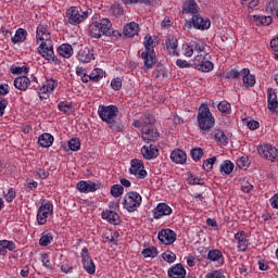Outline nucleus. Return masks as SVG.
Segmentation results:
<instances>
[{"label":"nucleus","mask_w":278,"mask_h":278,"mask_svg":"<svg viewBox=\"0 0 278 278\" xmlns=\"http://www.w3.org/2000/svg\"><path fill=\"white\" fill-rule=\"evenodd\" d=\"M37 42H40L38 47V52L48 62H54V64H60L58 58H55V52H53V41L51 40V34L47 30V27L39 25L36 31Z\"/></svg>","instance_id":"nucleus-1"},{"label":"nucleus","mask_w":278,"mask_h":278,"mask_svg":"<svg viewBox=\"0 0 278 278\" xmlns=\"http://www.w3.org/2000/svg\"><path fill=\"white\" fill-rule=\"evenodd\" d=\"M98 115L103 121V123H106L109 125L110 129L113 131H122L123 126L121 123L116 122V116H118V106L116 105H100L98 108Z\"/></svg>","instance_id":"nucleus-2"},{"label":"nucleus","mask_w":278,"mask_h":278,"mask_svg":"<svg viewBox=\"0 0 278 278\" xmlns=\"http://www.w3.org/2000/svg\"><path fill=\"white\" fill-rule=\"evenodd\" d=\"M197 123L202 134H208V131L213 129L214 125H216V118L212 115L207 104H203L199 108Z\"/></svg>","instance_id":"nucleus-3"},{"label":"nucleus","mask_w":278,"mask_h":278,"mask_svg":"<svg viewBox=\"0 0 278 278\" xmlns=\"http://www.w3.org/2000/svg\"><path fill=\"white\" fill-rule=\"evenodd\" d=\"M89 34L91 38H101L102 36H116V30L112 28V22L108 18H103L100 22H93L89 26Z\"/></svg>","instance_id":"nucleus-4"},{"label":"nucleus","mask_w":278,"mask_h":278,"mask_svg":"<svg viewBox=\"0 0 278 278\" xmlns=\"http://www.w3.org/2000/svg\"><path fill=\"white\" fill-rule=\"evenodd\" d=\"M90 10H84L79 7H71L66 11V18L68 20L70 25H79L84 23L88 16H90Z\"/></svg>","instance_id":"nucleus-5"},{"label":"nucleus","mask_w":278,"mask_h":278,"mask_svg":"<svg viewBox=\"0 0 278 278\" xmlns=\"http://www.w3.org/2000/svg\"><path fill=\"white\" fill-rule=\"evenodd\" d=\"M123 205L127 212H136L142 205V195L136 191H130L124 195Z\"/></svg>","instance_id":"nucleus-6"},{"label":"nucleus","mask_w":278,"mask_h":278,"mask_svg":"<svg viewBox=\"0 0 278 278\" xmlns=\"http://www.w3.org/2000/svg\"><path fill=\"white\" fill-rule=\"evenodd\" d=\"M53 214V204L47 200H41V205L37 212V223L38 225H46L47 218Z\"/></svg>","instance_id":"nucleus-7"},{"label":"nucleus","mask_w":278,"mask_h":278,"mask_svg":"<svg viewBox=\"0 0 278 278\" xmlns=\"http://www.w3.org/2000/svg\"><path fill=\"white\" fill-rule=\"evenodd\" d=\"M258 155L264 160H269V162H278V150L271 144L264 143L257 148Z\"/></svg>","instance_id":"nucleus-8"},{"label":"nucleus","mask_w":278,"mask_h":278,"mask_svg":"<svg viewBox=\"0 0 278 278\" xmlns=\"http://www.w3.org/2000/svg\"><path fill=\"white\" fill-rule=\"evenodd\" d=\"M212 25V22L207 18L202 17L199 13L197 15H193L191 21L186 22L185 27H188L190 29L192 26L194 29L205 30L210 29Z\"/></svg>","instance_id":"nucleus-9"},{"label":"nucleus","mask_w":278,"mask_h":278,"mask_svg":"<svg viewBox=\"0 0 278 278\" xmlns=\"http://www.w3.org/2000/svg\"><path fill=\"white\" fill-rule=\"evenodd\" d=\"M193 64L197 71H201L202 73H210L214 71V63L207 59V54H198L194 56Z\"/></svg>","instance_id":"nucleus-10"},{"label":"nucleus","mask_w":278,"mask_h":278,"mask_svg":"<svg viewBox=\"0 0 278 278\" xmlns=\"http://www.w3.org/2000/svg\"><path fill=\"white\" fill-rule=\"evenodd\" d=\"M129 173L130 175H135L137 179H144L147 177V169H144V164L138 159H135L130 162Z\"/></svg>","instance_id":"nucleus-11"},{"label":"nucleus","mask_w":278,"mask_h":278,"mask_svg":"<svg viewBox=\"0 0 278 278\" xmlns=\"http://www.w3.org/2000/svg\"><path fill=\"white\" fill-rule=\"evenodd\" d=\"M77 190H79L83 194H88L90 192H97V190H101V182H94L91 180H80L76 185Z\"/></svg>","instance_id":"nucleus-12"},{"label":"nucleus","mask_w":278,"mask_h":278,"mask_svg":"<svg viewBox=\"0 0 278 278\" xmlns=\"http://www.w3.org/2000/svg\"><path fill=\"white\" fill-rule=\"evenodd\" d=\"M81 260H83V268L88 273V275H94L97 273V266H94V262L88 254V248H84L81 250Z\"/></svg>","instance_id":"nucleus-13"},{"label":"nucleus","mask_w":278,"mask_h":278,"mask_svg":"<svg viewBox=\"0 0 278 278\" xmlns=\"http://www.w3.org/2000/svg\"><path fill=\"white\" fill-rule=\"evenodd\" d=\"M141 59L143 60L144 68H153L156 62L155 49H148L141 52Z\"/></svg>","instance_id":"nucleus-14"},{"label":"nucleus","mask_w":278,"mask_h":278,"mask_svg":"<svg viewBox=\"0 0 278 278\" xmlns=\"http://www.w3.org/2000/svg\"><path fill=\"white\" fill-rule=\"evenodd\" d=\"M157 238L162 244H173L175 240H177V233L173 231L172 229H163L159 231Z\"/></svg>","instance_id":"nucleus-15"},{"label":"nucleus","mask_w":278,"mask_h":278,"mask_svg":"<svg viewBox=\"0 0 278 278\" xmlns=\"http://www.w3.org/2000/svg\"><path fill=\"white\" fill-rule=\"evenodd\" d=\"M141 136L142 140L147 142L148 144H151V142H155L157 138H160V132L155 128H141Z\"/></svg>","instance_id":"nucleus-16"},{"label":"nucleus","mask_w":278,"mask_h":278,"mask_svg":"<svg viewBox=\"0 0 278 278\" xmlns=\"http://www.w3.org/2000/svg\"><path fill=\"white\" fill-rule=\"evenodd\" d=\"M173 214V208L166 203H159L153 211V216L156 220L163 216H170Z\"/></svg>","instance_id":"nucleus-17"},{"label":"nucleus","mask_w":278,"mask_h":278,"mask_svg":"<svg viewBox=\"0 0 278 278\" xmlns=\"http://www.w3.org/2000/svg\"><path fill=\"white\" fill-rule=\"evenodd\" d=\"M167 275L169 278H186V267L181 263L175 264L168 268Z\"/></svg>","instance_id":"nucleus-18"},{"label":"nucleus","mask_w":278,"mask_h":278,"mask_svg":"<svg viewBox=\"0 0 278 278\" xmlns=\"http://www.w3.org/2000/svg\"><path fill=\"white\" fill-rule=\"evenodd\" d=\"M78 60L83 62V64H88L94 60V52L88 47L81 48L78 51Z\"/></svg>","instance_id":"nucleus-19"},{"label":"nucleus","mask_w":278,"mask_h":278,"mask_svg":"<svg viewBox=\"0 0 278 278\" xmlns=\"http://www.w3.org/2000/svg\"><path fill=\"white\" fill-rule=\"evenodd\" d=\"M241 75L243 76V85L245 88H253L255 86V76L251 74V70L242 68Z\"/></svg>","instance_id":"nucleus-20"},{"label":"nucleus","mask_w":278,"mask_h":278,"mask_svg":"<svg viewBox=\"0 0 278 278\" xmlns=\"http://www.w3.org/2000/svg\"><path fill=\"white\" fill-rule=\"evenodd\" d=\"M141 154L143 155L144 160H154V157L160 155V150H157V148H153V144H150L149 147L143 146L141 148Z\"/></svg>","instance_id":"nucleus-21"},{"label":"nucleus","mask_w":278,"mask_h":278,"mask_svg":"<svg viewBox=\"0 0 278 278\" xmlns=\"http://www.w3.org/2000/svg\"><path fill=\"white\" fill-rule=\"evenodd\" d=\"M235 240H238L239 251L244 252L247 249H249V240H247V233H244V231L235 233Z\"/></svg>","instance_id":"nucleus-22"},{"label":"nucleus","mask_w":278,"mask_h":278,"mask_svg":"<svg viewBox=\"0 0 278 278\" xmlns=\"http://www.w3.org/2000/svg\"><path fill=\"white\" fill-rule=\"evenodd\" d=\"M267 105L270 112H277V108H278L277 93H275V90L273 89H268L267 91Z\"/></svg>","instance_id":"nucleus-23"},{"label":"nucleus","mask_w":278,"mask_h":278,"mask_svg":"<svg viewBox=\"0 0 278 278\" xmlns=\"http://www.w3.org/2000/svg\"><path fill=\"white\" fill-rule=\"evenodd\" d=\"M29 84L31 81L27 76H20L14 79V86L17 90H22L23 92L29 88Z\"/></svg>","instance_id":"nucleus-24"},{"label":"nucleus","mask_w":278,"mask_h":278,"mask_svg":"<svg viewBox=\"0 0 278 278\" xmlns=\"http://www.w3.org/2000/svg\"><path fill=\"white\" fill-rule=\"evenodd\" d=\"M170 160L175 162V164H186V160H188V155L184 150H174L170 154Z\"/></svg>","instance_id":"nucleus-25"},{"label":"nucleus","mask_w":278,"mask_h":278,"mask_svg":"<svg viewBox=\"0 0 278 278\" xmlns=\"http://www.w3.org/2000/svg\"><path fill=\"white\" fill-rule=\"evenodd\" d=\"M102 218L111 223V225H118L121 223V216L114 211L102 212Z\"/></svg>","instance_id":"nucleus-26"},{"label":"nucleus","mask_w":278,"mask_h":278,"mask_svg":"<svg viewBox=\"0 0 278 278\" xmlns=\"http://www.w3.org/2000/svg\"><path fill=\"white\" fill-rule=\"evenodd\" d=\"M123 34L124 36H127V38H134V36L138 35V24L136 22L126 24Z\"/></svg>","instance_id":"nucleus-27"},{"label":"nucleus","mask_w":278,"mask_h":278,"mask_svg":"<svg viewBox=\"0 0 278 278\" xmlns=\"http://www.w3.org/2000/svg\"><path fill=\"white\" fill-rule=\"evenodd\" d=\"M53 136L49 132H45L38 138V142L43 149H49L53 144Z\"/></svg>","instance_id":"nucleus-28"},{"label":"nucleus","mask_w":278,"mask_h":278,"mask_svg":"<svg viewBox=\"0 0 278 278\" xmlns=\"http://www.w3.org/2000/svg\"><path fill=\"white\" fill-rule=\"evenodd\" d=\"M206 260H208V262H216L217 264L223 265V252L218 249L211 250L207 253Z\"/></svg>","instance_id":"nucleus-29"},{"label":"nucleus","mask_w":278,"mask_h":278,"mask_svg":"<svg viewBox=\"0 0 278 278\" xmlns=\"http://www.w3.org/2000/svg\"><path fill=\"white\" fill-rule=\"evenodd\" d=\"M27 39V30L25 28H18L15 35L11 38L13 45H18L20 42H25Z\"/></svg>","instance_id":"nucleus-30"},{"label":"nucleus","mask_w":278,"mask_h":278,"mask_svg":"<svg viewBox=\"0 0 278 278\" xmlns=\"http://www.w3.org/2000/svg\"><path fill=\"white\" fill-rule=\"evenodd\" d=\"M184 11L187 14H191L192 16H197L199 14V4L194 2L193 0H188L185 3Z\"/></svg>","instance_id":"nucleus-31"},{"label":"nucleus","mask_w":278,"mask_h":278,"mask_svg":"<svg viewBox=\"0 0 278 278\" xmlns=\"http://www.w3.org/2000/svg\"><path fill=\"white\" fill-rule=\"evenodd\" d=\"M58 53L62 58H73V46H71L70 43H63L59 47Z\"/></svg>","instance_id":"nucleus-32"},{"label":"nucleus","mask_w":278,"mask_h":278,"mask_svg":"<svg viewBox=\"0 0 278 278\" xmlns=\"http://www.w3.org/2000/svg\"><path fill=\"white\" fill-rule=\"evenodd\" d=\"M165 45H166L167 51L170 53V55H178V52H177V47H178L177 38L172 37V38L166 39Z\"/></svg>","instance_id":"nucleus-33"},{"label":"nucleus","mask_w":278,"mask_h":278,"mask_svg":"<svg viewBox=\"0 0 278 278\" xmlns=\"http://www.w3.org/2000/svg\"><path fill=\"white\" fill-rule=\"evenodd\" d=\"M15 249H16V244H14L13 241H8V240L0 241V253L2 255H5L8 251H14Z\"/></svg>","instance_id":"nucleus-34"},{"label":"nucleus","mask_w":278,"mask_h":278,"mask_svg":"<svg viewBox=\"0 0 278 278\" xmlns=\"http://www.w3.org/2000/svg\"><path fill=\"white\" fill-rule=\"evenodd\" d=\"M213 137L216 140V142H219V144H229V138H227V135H225V131L217 129L213 132Z\"/></svg>","instance_id":"nucleus-35"},{"label":"nucleus","mask_w":278,"mask_h":278,"mask_svg":"<svg viewBox=\"0 0 278 278\" xmlns=\"http://www.w3.org/2000/svg\"><path fill=\"white\" fill-rule=\"evenodd\" d=\"M236 165L229 160H226L220 166H219V172L222 175H231L233 173V168Z\"/></svg>","instance_id":"nucleus-36"},{"label":"nucleus","mask_w":278,"mask_h":278,"mask_svg":"<svg viewBox=\"0 0 278 278\" xmlns=\"http://www.w3.org/2000/svg\"><path fill=\"white\" fill-rule=\"evenodd\" d=\"M154 123H155V117L150 113H144L141 116V124L143 125L142 129H149V127H151V125H154Z\"/></svg>","instance_id":"nucleus-37"},{"label":"nucleus","mask_w":278,"mask_h":278,"mask_svg":"<svg viewBox=\"0 0 278 278\" xmlns=\"http://www.w3.org/2000/svg\"><path fill=\"white\" fill-rule=\"evenodd\" d=\"M55 88H58V80L51 78L46 81V84L42 86L40 90L41 92L47 93V92H53Z\"/></svg>","instance_id":"nucleus-38"},{"label":"nucleus","mask_w":278,"mask_h":278,"mask_svg":"<svg viewBox=\"0 0 278 278\" xmlns=\"http://www.w3.org/2000/svg\"><path fill=\"white\" fill-rule=\"evenodd\" d=\"M53 242V235L51 232H42L41 238L39 239L40 247H49Z\"/></svg>","instance_id":"nucleus-39"},{"label":"nucleus","mask_w":278,"mask_h":278,"mask_svg":"<svg viewBox=\"0 0 278 278\" xmlns=\"http://www.w3.org/2000/svg\"><path fill=\"white\" fill-rule=\"evenodd\" d=\"M58 109L60 110V112H63V114H71V112H73V103L62 101L58 104Z\"/></svg>","instance_id":"nucleus-40"},{"label":"nucleus","mask_w":278,"mask_h":278,"mask_svg":"<svg viewBox=\"0 0 278 278\" xmlns=\"http://www.w3.org/2000/svg\"><path fill=\"white\" fill-rule=\"evenodd\" d=\"M103 77H105V72H103V70H101V68H94L90 73L91 81H101V79H103Z\"/></svg>","instance_id":"nucleus-41"},{"label":"nucleus","mask_w":278,"mask_h":278,"mask_svg":"<svg viewBox=\"0 0 278 278\" xmlns=\"http://www.w3.org/2000/svg\"><path fill=\"white\" fill-rule=\"evenodd\" d=\"M191 47H193V51H195V53H203L205 52V47H207V45L201 40H193L191 41Z\"/></svg>","instance_id":"nucleus-42"},{"label":"nucleus","mask_w":278,"mask_h":278,"mask_svg":"<svg viewBox=\"0 0 278 278\" xmlns=\"http://www.w3.org/2000/svg\"><path fill=\"white\" fill-rule=\"evenodd\" d=\"M125 192V188H123L122 185H113L111 187V194L117 199V197H121Z\"/></svg>","instance_id":"nucleus-43"},{"label":"nucleus","mask_w":278,"mask_h":278,"mask_svg":"<svg viewBox=\"0 0 278 278\" xmlns=\"http://www.w3.org/2000/svg\"><path fill=\"white\" fill-rule=\"evenodd\" d=\"M217 108L223 114H229L231 112V104L227 101L219 102Z\"/></svg>","instance_id":"nucleus-44"},{"label":"nucleus","mask_w":278,"mask_h":278,"mask_svg":"<svg viewBox=\"0 0 278 278\" xmlns=\"http://www.w3.org/2000/svg\"><path fill=\"white\" fill-rule=\"evenodd\" d=\"M68 148L71 151H79V149H81V141H79L77 138H72L68 141Z\"/></svg>","instance_id":"nucleus-45"},{"label":"nucleus","mask_w":278,"mask_h":278,"mask_svg":"<svg viewBox=\"0 0 278 278\" xmlns=\"http://www.w3.org/2000/svg\"><path fill=\"white\" fill-rule=\"evenodd\" d=\"M216 162V156H213L211 159H207L203 162L202 168L210 173L212 168H214V163Z\"/></svg>","instance_id":"nucleus-46"},{"label":"nucleus","mask_w":278,"mask_h":278,"mask_svg":"<svg viewBox=\"0 0 278 278\" xmlns=\"http://www.w3.org/2000/svg\"><path fill=\"white\" fill-rule=\"evenodd\" d=\"M143 257H157V248L151 247L142 250Z\"/></svg>","instance_id":"nucleus-47"},{"label":"nucleus","mask_w":278,"mask_h":278,"mask_svg":"<svg viewBox=\"0 0 278 278\" xmlns=\"http://www.w3.org/2000/svg\"><path fill=\"white\" fill-rule=\"evenodd\" d=\"M191 157L194 162H199L203 157V149L194 148L191 150Z\"/></svg>","instance_id":"nucleus-48"},{"label":"nucleus","mask_w":278,"mask_h":278,"mask_svg":"<svg viewBox=\"0 0 278 278\" xmlns=\"http://www.w3.org/2000/svg\"><path fill=\"white\" fill-rule=\"evenodd\" d=\"M254 20L256 23H260L261 25H270L273 23V17L271 16H254Z\"/></svg>","instance_id":"nucleus-49"},{"label":"nucleus","mask_w":278,"mask_h":278,"mask_svg":"<svg viewBox=\"0 0 278 278\" xmlns=\"http://www.w3.org/2000/svg\"><path fill=\"white\" fill-rule=\"evenodd\" d=\"M240 185L242 192L249 193L251 190H253V185H251V182L244 178L240 180Z\"/></svg>","instance_id":"nucleus-50"},{"label":"nucleus","mask_w":278,"mask_h":278,"mask_svg":"<svg viewBox=\"0 0 278 278\" xmlns=\"http://www.w3.org/2000/svg\"><path fill=\"white\" fill-rule=\"evenodd\" d=\"M163 260L168 264H173L175 260H177V255L172 251H166L165 253H163Z\"/></svg>","instance_id":"nucleus-51"},{"label":"nucleus","mask_w":278,"mask_h":278,"mask_svg":"<svg viewBox=\"0 0 278 278\" xmlns=\"http://www.w3.org/2000/svg\"><path fill=\"white\" fill-rule=\"evenodd\" d=\"M4 199L7 203H12L16 199V190L14 188H10L8 190V193L4 194Z\"/></svg>","instance_id":"nucleus-52"},{"label":"nucleus","mask_w":278,"mask_h":278,"mask_svg":"<svg viewBox=\"0 0 278 278\" xmlns=\"http://www.w3.org/2000/svg\"><path fill=\"white\" fill-rule=\"evenodd\" d=\"M240 75H242V71L238 70H230L226 73V77H228V79H240Z\"/></svg>","instance_id":"nucleus-53"},{"label":"nucleus","mask_w":278,"mask_h":278,"mask_svg":"<svg viewBox=\"0 0 278 278\" xmlns=\"http://www.w3.org/2000/svg\"><path fill=\"white\" fill-rule=\"evenodd\" d=\"M237 166L238 168H242L243 170H247V168H249V160L244 156L238 159Z\"/></svg>","instance_id":"nucleus-54"},{"label":"nucleus","mask_w":278,"mask_h":278,"mask_svg":"<svg viewBox=\"0 0 278 278\" xmlns=\"http://www.w3.org/2000/svg\"><path fill=\"white\" fill-rule=\"evenodd\" d=\"M144 51H148V49H155V47L153 46V38L151 36H146L144 37Z\"/></svg>","instance_id":"nucleus-55"},{"label":"nucleus","mask_w":278,"mask_h":278,"mask_svg":"<svg viewBox=\"0 0 278 278\" xmlns=\"http://www.w3.org/2000/svg\"><path fill=\"white\" fill-rule=\"evenodd\" d=\"M184 55L186 58H192V55H194V48L192 47L191 41L186 46Z\"/></svg>","instance_id":"nucleus-56"},{"label":"nucleus","mask_w":278,"mask_h":278,"mask_svg":"<svg viewBox=\"0 0 278 278\" xmlns=\"http://www.w3.org/2000/svg\"><path fill=\"white\" fill-rule=\"evenodd\" d=\"M11 73H13V75H22V73H29V68L27 66L12 67Z\"/></svg>","instance_id":"nucleus-57"},{"label":"nucleus","mask_w":278,"mask_h":278,"mask_svg":"<svg viewBox=\"0 0 278 278\" xmlns=\"http://www.w3.org/2000/svg\"><path fill=\"white\" fill-rule=\"evenodd\" d=\"M125 5H131V3H143L144 5H151V0H122Z\"/></svg>","instance_id":"nucleus-58"},{"label":"nucleus","mask_w":278,"mask_h":278,"mask_svg":"<svg viewBox=\"0 0 278 278\" xmlns=\"http://www.w3.org/2000/svg\"><path fill=\"white\" fill-rule=\"evenodd\" d=\"M111 87L113 88V90H119L121 88H123V80L121 78H114L111 81Z\"/></svg>","instance_id":"nucleus-59"},{"label":"nucleus","mask_w":278,"mask_h":278,"mask_svg":"<svg viewBox=\"0 0 278 278\" xmlns=\"http://www.w3.org/2000/svg\"><path fill=\"white\" fill-rule=\"evenodd\" d=\"M176 65L178 68H190V66H192V64H190L188 61L181 59L176 61Z\"/></svg>","instance_id":"nucleus-60"},{"label":"nucleus","mask_w":278,"mask_h":278,"mask_svg":"<svg viewBox=\"0 0 278 278\" xmlns=\"http://www.w3.org/2000/svg\"><path fill=\"white\" fill-rule=\"evenodd\" d=\"M124 12L125 11L123 10V8L118 4H114L113 8H112V13L115 16H123Z\"/></svg>","instance_id":"nucleus-61"},{"label":"nucleus","mask_w":278,"mask_h":278,"mask_svg":"<svg viewBox=\"0 0 278 278\" xmlns=\"http://www.w3.org/2000/svg\"><path fill=\"white\" fill-rule=\"evenodd\" d=\"M41 262L46 268H51V261L49 260V254H41Z\"/></svg>","instance_id":"nucleus-62"},{"label":"nucleus","mask_w":278,"mask_h":278,"mask_svg":"<svg viewBox=\"0 0 278 278\" xmlns=\"http://www.w3.org/2000/svg\"><path fill=\"white\" fill-rule=\"evenodd\" d=\"M269 203L270 206L273 207V210H278V194H274L270 199H269Z\"/></svg>","instance_id":"nucleus-63"},{"label":"nucleus","mask_w":278,"mask_h":278,"mask_svg":"<svg viewBox=\"0 0 278 278\" xmlns=\"http://www.w3.org/2000/svg\"><path fill=\"white\" fill-rule=\"evenodd\" d=\"M270 48L273 49V51L278 52V37L271 39Z\"/></svg>","instance_id":"nucleus-64"}]
</instances>
